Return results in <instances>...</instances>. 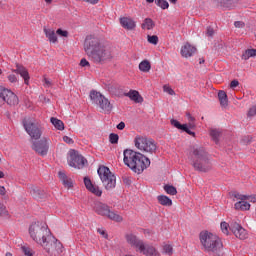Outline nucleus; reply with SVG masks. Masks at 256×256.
I'll return each mask as SVG.
<instances>
[{"instance_id": "nucleus-1", "label": "nucleus", "mask_w": 256, "mask_h": 256, "mask_svg": "<svg viewBox=\"0 0 256 256\" xmlns=\"http://www.w3.org/2000/svg\"><path fill=\"white\" fill-rule=\"evenodd\" d=\"M84 51L89 61L95 65H105L107 61L113 59V48L99 37L87 36L84 41Z\"/></svg>"}, {"instance_id": "nucleus-2", "label": "nucleus", "mask_w": 256, "mask_h": 256, "mask_svg": "<svg viewBox=\"0 0 256 256\" xmlns=\"http://www.w3.org/2000/svg\"><path fill=\"white\" fill-rule=\"evenodd\" d=\"M29 235L33 241L41 245L47 253H63V244L57 240L53 235H51V231H49V227L47 224L43 222H35L29 227Z\"/></svg>"}, {"instance_id": "nucleus-3", "label": "nucleus", "mask_w": 256, "mask_h": 256, "mask_svg": "<svg viewBox=\"0 0 256 256\" xmlns=\"http://www.w3.org/2000/svg\"><path fill=\"white\" fill-rule=\"evenodd\" d=\"M188 159L195 171H200L201 173H207L213 167L209 154L201 146H194L189 153Z\"/></svg>"}, {"instance_id": "nucleus-4", "label": "nucleus", "mask_w": 256, "mask_h": 256, "mask_svg": "<svg viewBox=\"0 0 256 256\" xmlns=\"http://www.w3.org/2000/svg\"><path fill=\"white\" fill-rule=\"evenodd\" d=\"M123 155L124 164L127 165L129 169H131L134 173H137L138 175L145 171V169H147L149 165H151V160H149V158L131 149L124 150Z\"/></svg>"}, {"instance_id": "nucleus-5", "label": "nucleus", "mask_w": 256, "mask_h": 256, "mask_svg": "<svg viewBox=\"0 0 256 256\" xmlns=\"http://www.w3.org/2000/svg\"><path fill=\"white\" fill-rule=\"evenodd\" d=\"M199 239L202 249H204L206 253H217V251L223 249L221 238L209 231H202L199 234Z\"/></svg>"}, {"instance_id": "nucleus-6", "label": "nucleus", "mask_w": 256, "mask_h": 256, "mask_svg": "<svg viewBox=\"0 0 256 256\" xmlns=\"http://www.w3.org/2000/svg\"><path fill=\"white\" fill-rule=\"evenodd\" d=\"M92 207L93 211L96 212L97 215H101V217H107L116 223H123V216L111 211L109 205L101 201H94Z\"/></svg>"}, {"instance_id": "nucleus-7", "label": "nucleus", "mask_w": 256, "mask_h": 256, "mask_svg": "<svg viewBox=\"0 0 256 256\" xmlns=\"http://www.w3.org/2000/svg\"><path fill=\"white\" fill-rule=\"evenodd\" d=\"M97 172L105 189L108 191L115 189V186L117 185V178L115 177V174L107 168V166H100Z\"/></svg>"}, {"instance_id": "nucleus-8", "label": "nucleus", "mask_w": 256, "mask_h": 256, "mask_svg": "<svg viewBox=\"0 0 256 256\" xmlns=\"http://www.w3.org/2000/svg\"><path fill=\"white\" fill-rule=\"evenodd\" d=\"M90 99L99 107L100 113H110L113 111V105L109 99L105 98V96H103L101 93L92 90L90 92Z\"/></svg>"}, {"instance_id": "nucleus-9", "label": "nucleus", "mask_w": 256, "mask_h": 256, "mask_svg": "<svg viewBox=\"0 0 256 256\" xmlns=\"http://www.w3.org/2000/svg\"><path fill=\"white\" fill-rule=\"evenodd\" d=\"M134 145L142 153H155L157 151V144L152 139L145 136H136L134 139Z\"/></svg>"}, {"instance_id": "nucleus-10", "label": "nucleus", "mask_w": 256, "mask_h": 256, "mask_svg": "<svg viewBox=\"0 0 256 256\" xmlns=\"http://www.w3.org/2000/svg\"><path fill=\"white\" fill-rule=\"evenodd\" d=\"M23 126L31 139H35V141H37V139H41V126L37 123L35 118H24Z\"/></svg>"}, {"instance_id": "nucleus-11", "label": "nucleus", "mask_w": 256, "mask_h": 256, "mask_svg": "<svg viewBox=\"0 0 256 256\" xmlns=\"http://www.w3.org/2000/svg\"><path fill=\"white\" fill-rule=\"evenodd\" d=\"M0 103H7V105L15 106L19 104V98L13 91L0 86Z\"/></svg>"}, {"instance_id": "nucleus-12", "label": "nucleus", "mask_w": 256, "mask_h": 256, "mask_svg": "<svg viewBox=\"0 0 256 256\" xmlns=\"http://www.w3.org/2000/svg\"><path fill=\"white\" fill-rule=\"evenodd\" d=\"M51 143V140L48 138H42L38 141H33L32 142V149L38 155H42V157H45L47 155V152L49 151V145Z\"/></svg>"}, {"instance_id": "nucleus-13", "label": "nucleus", "mask_w": 256, "mask_h": 256, "mask_svg": "<svg viewBox=\"0 0 256 256\" xmlns=\"http://www.w3.org/2000/svg\"><path fill=\"white\" fill-rule=\"evenodd\" d=\"M170 123L176 129H180V131H184L188 135H192V137H195V132L191 131V129H195L194 122H189L188 124H181L179 121L172 119Z\"/></svg>"}, {"instance_id": "nucleus-14", "label": "nucleus", "mask_w": 256, "mask_h": 256, "mask_svg": "<svg viewBox=\"0 0 256 256\" xmlns=\"http://www.w3.org/2000/svg\"><path fill=\"white\" fill-rule=\"evenodd\" d=\"M235 198L238 199V202L234 205L236 211H249L251 209V204L247 202V196L236 194Z\"/></svg>"}, {"instance_id": "nucleus-15", "label": "nucleus", "mask_w": 256, "mask_h": 256, "mask_svg": "<svg viewBox=\"0 0 256 256\" xmlns=\"http://www.w3.org/2000/svg\"><path fill=\"white\" fill-rule=\"evenodd\" d=\"M230 231H232V233L235 235V237H237V239H247L248 234H247V230H245V228H243L239 223L234 222L230 224Z\"/></svg>"}, {"instance_id": "nucleus-16", "label": "nucleus", "mask_w": 256, "mask_h": 256, "mask_svg": "<svg viewBox=\"0 0 256 256\" xmlns=\"http://www.w3.org/2000/svg\"><path fill=\"white\" fill-rule=\"evenodd\" d=\"M87 160L82 155L73 154L70 156L69 165L74 169H83Z\"/></svg>"}, {"instance_id": "nucleus-17", "label": "nucleus", "mask_w": 256, "mask_h": 256, "mask_svg": "<svg viewBox=\"0 0 256 256\" xmlns=\"http://www.w3.org/2000/svg\"><path fill=\"white\" fill-rule=\"evenodd\" d=\"M125 239L131 247H135L136 249H142L143 248V242L141 239L137 238L134 234H126Z\"/></svg>"}, {"instance_id": "nucleus-18", "label": "nucleus", "mask_w": 256, "mask_h": 256, "mask_svg": "<svg viewBox=\"0 0 256 256\" xmlns=\"http://www.w3.org/2000/svg\"><path fill=\"white\" fill-rule=\"evenodd\" d=\"M84 185H85L86 189H88V191H90V193H93L94 195H96V197H101V195H103V191H101V189H99V186L93 185V182H91V179L85 177Z\"/></svg>"}, {"instance_id": "nucleus-19", "label": "nucleus", "mask_w": 256, "mask_h": 256, "mask_svg": "<svg viewBox=\"0 0 256 256\" xmlns=\"http://www.w3.org/2000/svg\"><path fill=\"white\" fill-rule=\"evenodd\" d=\"M120 25L121 27H123V29H126L127 31H133V29L137 27V23L131 17H121Z\"/></svg>"}, {"instance_id": "nucleus-20", "label": "nucleus", "mask_w": 256, "mask_h": 256, "mask_svg": "<svg viewBox=\"0 0 256 256\" xmlns=\"http://www.w3.org/2000/svg\"><path fill=\"white\" fill-rule=\"evenodd\" d=\"M138 251L146 256H160L159 252L157 251V249H155V247L151 245H146L145 243H143L142 248H140Z\"/></svg>"}, {"instance_id": "nucleus-21", "label": "nucleus", "mask_w": 256, "mask_h": 256, "mask_svg": "<svg viewBox=\"0 0 256 256\" xmlns=\"http://www.w3.org/2000/svg\"><path fill=\"white\" fill-rule=\"evenodd\" d=\"M197 51V48H195V46H192L189 43H186L182 48H181V55L182 57H192L193 55H195Z\"/></svg>"}, {"instance_id": "nucleus-22", "label": "nucleus", "mask_w": 256, "mask_h": 256, "mask_svg": "<svg viewBox=\"0 0 256 256\" xmlns=\"http://www.w3.org/2000/svg\"><path fill=\"white\" fill-rule=\"evenodd\" d=\"M14 73H18L23 79L25 85H29V72L27 71V68L21 66V65H16V70H14Z\"/></svg>"}, {"instance_id": "nucleus-23", "label": "nucleus", "mask_w": 256, "mask_h": 256, "mask_svg": "<svg viewBox=\"0 0 256 256\" xmlns=\"http://www.w3.org/2000/svg\"><path fill=\"white\" fill-rule=\"evenodd\" d=\"M58 177L66 189H71V187H73V179L67 176L65 172H58Z\"/></svg>"}, {"instance_id": "nucleus-24", "label": "nucleus", "mask_w": 256, "mask_h": 256, "mask_svg": "<svg viewBox=\"0 0 256 256\" xmlns=\"http://www.w3.org/2000/svg\"><path fill=\"white\" fill-rule=\"evenodd\" d=\"M124 96L129 97L134 103H143V96L137 90H130L128 93H124Z\"/></svg>"}, {"instance_id": "nucleus-25", "label": "nucleus", "mask_w": 256, "mask_h": 256, "mask_svg": "<svg viewBox=\"0 0 256 256\" xmlns=\"http://www.w3.org/2000/svg\"><path fill=\"white\" fill-rule=\"evenodd\" d=\"M30 195L36 199V201H41V199H45V192L39 189L36 186H32L30 188Z\"/></svg>"}, {"instance_id": "nucleus-26", "label": "nucleus", "mask_w": 256, "mask_h": 256, "mask_svg": "<svg viewBox=\"0 0 256 256\" xmlns=\"http://www.w3.org/2000/svg\"><path fill=\"white\" fill-rule=\"evenodd\" d=\"M43 31L50 43H57V34H55V30L44 27Z\"/></svg>"}, {"instance_id": "nucleus-27", "label": "nucleus", "mask_w": 256, "mask_h": 256, "mask_svg": "<svg viewBox=\"0 0 256 256\" xmlns=\"http://www.w3.org/2000/svg\"><path fill=\"white\" fill-rule=\"evenodd\" d=\"M218 99L221 107H227L229 105V100L227 99V93L223 90L218 92Z\"/></svg>"}, {"instance_id": "nucleus-28", "label": "nucleus", "mask_w": 256, "mask_h": 256, "mask_svg": "<svg viewBox=\"0 0 256 256\" xmlns=\"http://www.w3.org/2000/svg\"><path fill=\"white\" fill-rule=\"evenodd\" d=\"M157 199L160 205H163L164 207H171V205H173V200L165 195H160Z\"/></svg>"}, {"instance_id": "nucleus-29", "label": "nucleus", "mask_w": 256, "mask_h": 256, "mask_svg": "<svg viewBox=\"0 0 256 256\" xmlns=\"http://www.w3.org/2000/svg\"><path fill=\"white\" fill-rule=\"evenodd\" d=\"M52 125H54L55 129H58V131H63V129H65V124L63 123V121L55 118V117H52L50 119Z\"/></svg>"}, {"instance_id": "nucleus-30", "label": "nucleus", "mask_w": 256, "mask_h": 256, "mask_svg": "<svg viewBox=\"0 0 256 256\" xmlns=\"http://www.w3.org/2000/svg\"><path fill=\"white\" fill-rule=\"evenodd\" d=\"M139 69L142 71V73H149V71H151V62H149V60L140 62Z\"/></svg>"}, {"instance_id": "nucleus-31", "label": "nucleus", "mask_w": 256, "mask_h": 256, "mask_svg": "<svg viewBox=\"0 0 256 256\" xmlns=\"http://www.w3.org/2000/svg\"><path fill=\"white\" fill-rule=\"evenodd\" d=\"M153 27H155V22H153L151 18H146L142 23V29H147L148 31H151Z\"/></svg>"}, {"instance_id": "nucleus-32", "label": "nucleus", "mask_w": 256, "mask_h": 256, "mask_svg": "<svg viewBox=\"0 0 256 256\" xmlns=\"http://www.w3.org/2000/svg\"><path fill=\"white\" fill-rule=\"evenodd\" d=\"M251 57H256V49H248L242 54V59L247 61Z\"/></svg>"}, {"instance_id": "nucleus-33", "label": "nucleus", "mask_w": 256, "mask_h": 256, "mask_svg": "<svg viewBox=\"0 0 256 256\" xmlns=\"http://www.w3.org/2000/svg\"><path fill=\"white\" fill-rule=\"evenodd\" d=\"M210 136L216 143H219V137H221V131L217 128H212L210 130Z\"/></svg>"}, {"instance_id": "nucleus-34", "label": "nucleus", "mask_w": 256, "mask_h": 256, "mask_svg": "<svg viewBox=\"0 0 256 256\" xmlns=\"http://www.w3.org/2000/svg\"><path fill=\"white\" fill-rule=\"evenodd\" d=\"M164 191H166L168 195H175L177 193V188H175V186L165 185Z\"/></svg>"}, {"instance_id": "nucleus-35", "label": "nucleus", "mask_w": 256, "mask_h": 256, "mask_svg": "<svg viewBox=\"0 0 256 256\" xmlns=\"http://www.w3.org/2000/svg\"><path fill=\"white\" fill-rule=\"evenodd\" d=\"M221 231L224 233V235H229V230H231V225H229L227 222H222L220 224Z\"/></svg>"}, {"instance_id": "nucleus-36", "label": "nucleus", "mask_w": 256, "mask_h": 256, "mask_svg": "<svg viewBox=\"0 0 256 256\" xmlns=\"http://www.w3.org/2000/svg\"><path fill=\"white\" fill-rule=\"evenodd\" d=\"M155 3L161 9H169V2L166 0H155Z\"/></svg>"}, {"instance_id": "nucleus-37", "label": "nucleus", "mask_w": 256, "mask_h": 256, "mask_svg": "<svg viewBox=\"0 0 256 256\" xmlns=\"http://www.w3.org/2000/svg\"><path fill=\"white\" fill-rule=\"evenodd\" d=\"M109 141L112 145H117V143H119V135L115 133H111L109 135Z\"/></svg>"}, {"instance_id": "nucleus-38", "label": "nucleus", "mask_w": 256, "mask_h": 256, "mask_svg": "<svg viewBox=\"0 0 256 256\" xmlns=\"http://www.w3.org/2000/svg\"><path fill=\"white\" fill-rule=\"evenodd\" d=\"M0 216L9 217V211L7 210V207L1 202H0Z\"/></svg>"}, {"instance_id": "nucleus-39", "label": "nucleus", "mask_w": 256, "mask_h": 256, "mask_svg": "<svg viewBox=\"0 0 256 256\" xmlns=\"http://www.w3.org/2000/svg\"><path fill=\"white\" fill-rule=\"evenodd\" d=\"M147 41L151 43V45H157V43H159V37H157V35H148Z\"/></svg>"}, {"instance_id": "nucleus-40", "label": "nucleus", "mask_w": 256, "mask_h": 256, "mask_svg": "<svg viewBox=\"0 0 256 256\" xmlns=\"http://www.w3.org/2000/svg\"><path fill=\"white\" fill-rule=\"evenodd\" d=\"M163 253L166 255H173V246L166 244L163 246Z\"/></svg>"}, {"instance_id": "nucleus-41", "label": "nucleus", "mask_w": 256, "mask_h": 256, "mask_svg": "<svg viewBox=\"0 0 256 256\" xmlns=\"http://www.w3.org/2000/svg\"><path fill=\"white\" fill-rule=\"evenodd\" d=\"M163 91L164 93H168V95H175V90L168 85L163 86Z\"/></svg>"}, {"instance_id": "nucleus-42", "label": "nucleus", "mask_w": 256, "mask_h": 256, "mask_svg": "<svg viewBox=\"0 0 256 256\" xmlns=\"http://www.w3.org/2000/svg\"><path fill=\"white\" fill-rule=\"evenodd\" d=\"M22 251L27 256H33V250L27 246H22Z\"/></svg>"}, {"instance_id": "nucleus-43", "label": "nucleus", "mask_w": 256, "mask_h": 256, "mask_svg": "<svg viewBox=\"0 0 256 256\" xmlns=\"http://www.w3.org/2000/svg\"><path fill=\"white\" fill-rule=\"evenodd\" d=\"M56 33L59 35V37H69V32L67 30H63L59 28Z\"/></svg>"}, {"instance_id": "nucleus-44", "label": "nucleus", "mask_w": 256, "mask_h": 256, "mask_svg": "<svg viewBox=\"0 0 256 256\" xmlns=\"http://www.w3.org/2000/svg\"><path fill=\"white\" fill-rule=\"evenodd\" d=\"M256 115V105L252 106L248 111V117H255Z\"/></svg>"}, {"instance_id": "nucleus-45", "label": "nucleus", "mask_w": 256, "mask_h": 256, "mask_svg": "<svg viewBox=\"0 0 256 256\" xmlns=\"http://www.w3.org/2000/svg\"><path fill=\"white\" fill-rule=\"evenodd\" d=\"M234 26L236 27V29H243L245 27V22L236 21V22H234Z\"/></svg>"}, {"instance_id": "nucleus-46", "label": "nucleus", "mask_w": 256, "mask_h": 256, "mask_svg": "<svg viewBox=\"0 0 256 256\" xmlns=\"http://www.w3.org/2000/svg\"><path fill=\"white\" fill-rule=\"evenodd\" d=\"M63 141L65 143H67L68 145H73L74 141H73V138L69 137V136H64L63 137Z\"/></svg>"}, {"instance_id": "nucleus-47", "label": "nucleus", "mask_w": 256, "mask_h": 256, "mask_svg": "<svg viewBox=\"0 0 256 256\" xmlns=\"http://www.w3.org/2000/svg\"><path fill=\"white\" fill-rule=\"evenodd\" d=\"M235 87H239V80H232L230 82V88L235 89Z\"/></svg>"}, {"instance_id": "nucleus-48", "label": "nucleus", "mask_w": 256, "mask_h": 256, "mask_svg": "<svg viewBox=\"0 0 256 256\" xmlns=\"http://www.w3.org/2000/svg\"><path fill=\"white\" fill-rule=\"evenodd\" d=\"M80 66H81V67H89L90 64H89V62H88L87 59L83 58V59L80 61Z\"/></svg>"}, {"instance_id": "nucleus-49", "label": "nucleus", "mask_w": 256, "mask_h": 256, "mask_svg": "<svg viewBox=\"0 0 256 256\" xmlns=\"http://www.w3.org/2000/svg\"><path fill=\"white\" fill-rule=\"evenodd\" d=\"M8 80L10 81V83H17V76H15L14 74H10L8 76Z\"/></svg>"}, {"instance_id": "nucleus-50", "label": "nucleus", "mask_w": 256, "mask_h": 256, "mask_svg": "<svg viewBox=\"0 0 256 256\" xmlns=\"http://www.w3.org/2000/svg\"><path fill=\"white\" fill-rule=\"evenodd\" d=\"M214 33H215V31L213 30V28H211V27L207 28L206 34L208 37H213Z\"/></svg>"}, {"instance_id": "nucleus-51", "label": "nucleus", "mask_w": 256, "mask_h": 256, "mask_svg": "<svg viewBox=\"0 0 256 256\" xmlns=\"http://www.w3.org/2000/svg\"><path fill=\"white\" fill-rule=\"evenodd\" d=\"M0 195L2 197H5V195H7V189H5V186H0Z\"/></svg>"}, {"instance_id": "nucleus-52", "label": "nucleus", "mask_w": 256, "mask_h": 256, "mask_svg": "<svg viewBox=\"0 0 256 256\" xmlns=\"http://www.w3.org/2000/svg\"><path fill=\"white\" fill-rule=\"evenodd\" d=\"M51 85H52L51 80H49L48 78H44V86L51 87Z\"/></svg>"}, {"instance_id": "nucleus-53", "label": "nucleus", "mask_w": 256, "mask_h": 256, "mask_svg": "<svg viewBox=\"0 0 256 256\" xmlns=\"http://www.w3.org/2000/svg\"><path fill=\"white\" fill-rule=\"evenodd\" d=\"M117 129H119V131H123V129H125V122H120L117 125Z\"/></svg>"}, {"instance_id": "nucleus-54", "label": "nucleus", "mask_w": 256, "mask_h": 256, "mask_svg": "<svg viewBox=\"0 0 256 256\" xmlns=\"http://www.w3.org/2000/svg\"><path fill=\"white\" fill-rule=\"evenodd\" d=\"M247 201H251V203H256V196H247Z\"/></svg>"}, {"instance_id": "nucleus-55", "label": "nucleus", "mask_w": 256, "mask_h": 256, "mask_svg": "<svg viewBox=\"0 0 256 256\" xmlns=\"http://www.w3.org/2000/svg\"><path fill=\"white\" fill-rule=\"evenodd\" d=\"M85 1L86 3H91V5H96V3H99V0H82Z\"/></svg>"}, {"instance_id": "nucleus-56", "label": "nucleus", "mask_w": 256, "mask_h": 256, "mask_svg": "<svg viewBox=\"0 0 256 256\" xmlns=\"http://www.w3.org/2000/svg\"><path fill=\"white\" fill-rule=\"evenodd\" d=\"M189 123H195V118L191 114H187Z\"/></svg>"}, {"instance_id": "nucleus-57", "label": "nucleus", "mask_w": 256, "mask_h": 256, "mask_svg": "<svg viewBox=\"0 0 256 256\" xmlns=\"http://www.w3.org/2000/svg\"><path fill=\"white\" fill-rule=\"evenodd\" d=\"M98 233H100V235H103L105 238H107V233H105L104 230L98 229Z\"/></svg>"}, {"instance_id": "nucleus-58", "label": "nucleus", "mask_w": 256, "mask_h": 256, "mask_svg": "<svg viewBox=\"0 0 256 256\" xmlns=\"http://www.w3.org/2000/svg\"><path fill=\"white\" fill-rule=\"evenodd\" d=\"M0 179H5V173L3 171H0Z\"/></svg>"}, {"instance_id": "nucleus-59", "label": "nucleus", "mask_w": 256, "mask_h": 256, "mask_svg": "<svg viewBox=\"0 0 256 256\" xmlns=\"http://www.w3.org/2000/svg\"><path fill=\"white\" fill-rule=\"evenodd\" d=\"M5 256H13V254L11 252H7Z\"/></svg>"}, {"instance_id": "nucleus-60", "label": "nucleus", "mask_w": 256, "mask_h": 256, "mask_svg": "<svg viewBox=\"0 0 256 256\" xmlns=\"http://www.w3.org/2000/svg\"><path fill=\"white\" fill-rule=\"evenodd\" d=\"M199 63H200V65H202V63H205V59H203V58L200 59V62H199Z\"/></svg>"}, {"instance_id": "nucleus-61", "label": "nucleus", "mask_w": 256, "mask_h": 256, "mask_svg": "<svg viewBox=\"0 0 256 256\" xmlns=\"http://www.w3.org/2000/svg\"><path fill=\"white\" fill-rule=\"evenodd\" d=\"M170 3H173L175 5V3H177V0H169Z\"/></svg>"}, {"instance_id": "nucleus-62", "label": "nucleus", "mask_w": 256, "mask_h": 256, "mask_svg": "<svg viewBox=\"0 0 256 256\" xmlns=\"http://www.w3.org/2000/svg\"><path fill=\"white\" fill-rule=\"evenodd\" d=\"M45 3H53V0H44Z\"/></svg>"}, {"instance_id": "nucleus-63", "label": "nucleus", "mask_w": 256, "mask_h": 256, "mask_svg": "<svg viewBox=\"0 0 256 256\" xmlns=\"http://www.w3.org/2000/svg\"><path fill=\"white\" fill-rule=\"evenodd\" d=\"M147 1V3H153V1H155V0H146Z\"/></svg>"}, {"instance_id": "nucleus-64", "label": "nucleus", "mask_w": 256, "mask_h": 256, "mask_svg": "<svg viewBox=\"0 0 256 256\" xmlns=\"http://www.w3.org/2000/svg\"><path fill=\"white\" fill-rule=\"evenodd\" d=\"M1 73H3V71L0 69V75H1Z\"/></svg>"}]
</instances>
